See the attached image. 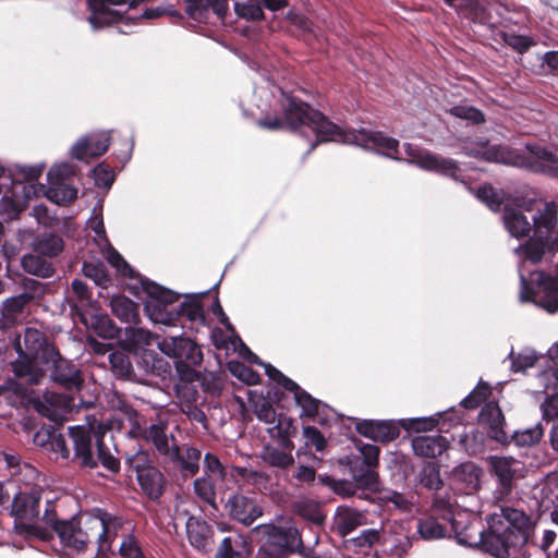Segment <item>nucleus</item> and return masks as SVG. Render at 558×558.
<instances>
[{"label":"nucleus","mask_w":558,"mask_h":558,"mask_svg":"<svg viewBox=\"0 0 558 558\" xmlns=\"http://www.w3.org/2000/svg\"><path fill=\"white\" fill-rule=\"evenodd\" d=\"M252 101L259 113L265 116L258 121L259 126L268 130L288 126L301 134H306V130L311 131L315 141L310 143L308 151L318 143L341 142L374 150L395 160H403L398 140L366 129L343 131L307 104L284 94L267 77L262 76L255 83Z\"/></svg>","instance_id":"f257e3e1"},{"label":"nucleus","mask_w":558,"mask_h":558,"mask_svg":"<svg viewBox=\"0 0 558 558\" xmlns=\"http://www.w3.org/2000/svg\"><path fill=\"white\" fill-rule=\"evenodd\" d=\"M110 145L108 131L94 132L78 138L71 148L74 159L83 160L85 157H99L107 151Z\"/></svg>","instance_id":"412c9836"},{"label":"nucleus","mask_w":558,"mask_h":558,"mask_svg":"<svg viewBox=\"0 0 558 558\" xmlns=\"http://www.w3.org/2000/svg\"><path fill=\"white\" fill-rule=\"evenodd\" d=\"M405 161L415 165L422 170L436 172L441 175L457 179L458 162L451 158H446L434 154L426 148L405 143L403 145Z\"/></svg>","instance_id":"4468645a"},{"label":"nucleus","mask_w":558,"mask_h":558,"mask_svg":"<svg viewBox=\"0 0 558 558\" xmlns=\"http://www.w3.org/2000/svg\"><path fill=\"white\" fill-rule=\"evenodd\" d=\"M204 476L223 481L226 478V468L219 460V458L210 452L204 456Z\"/></svg>","instance_id":"5fc2aeb1"},{"label":"nucleus","mask_w":558,"mask_h":558,"mask_svg":"<svg viewBox=\"0 0 558 558\" xmlns=\"http://www.w3.org/2000/svg\"><path fill=\"white\" fill-rule=\"evenodd\" d=\"M123 558H144V555L132 535H126L119 546Z\"/></svg>","instance_id":"69168bd1"},{"label":"nucleus","mask_w":558,"mask_h":558,"mask_svg":"<svg viewBox=\"0 0 558 558\" xmlns=\"http://www.w3.org/2000/svg\"><path fill=\"white\" fill-rule=\"evenodd\" d=\"M136 478L140 486L149 498L156 499L162 494L163 477L155 466L142 471Z\"/></svg>","instance_id":"72a5a7b5"},{"label":"nucleus","mask_w":558,"mask_h":558,"mask_svg":"<svg viewBox=\"0 0 558 558\" xmlns=\"http://www.w3.org/2000/svg\"><path fill=\"white\" fill-rule=\"evenodd\" d=\"M534 378L536 380L535 387L537 392H544L547 389L554 388L558 384V369L555 367H550L549 365H544L541 368H537L534 374Z\"/></svg>","instance_id":"a18cd8bd"},{"label":"nucleus","mask_w":558,"mask_h":558,"mask_svg":"<svg viewBox=\"0 0 558 558\" xmlns=\"http://www.w3.org/2000/svg\"><path fill=\"white\" fill-rule=\"evenodd\" d=\"M82 320L87 327L93 328L98 336L105 339L113 338L116 335V328L106 314L97 312L84 313L82 315Z\"/></svg>","instance_id":"f704fd0d"},{"label":"nucleus","mask_w":558,"mask_h":558,"mask_svg":"<svg viewBox=\"0 0 558 558\" xmlns=\"http://www.w3.org/2000/svg\"><path fill=\"white\" fill-rule=\"evenodd\" d=\"M526 149L531 154V157L538 162L539 168L543 171H553L555 166L558 163V158L551 150L544 148L538 145H526Z\"/></svg>","instance_id":"c03bdc74"},{"label":"nucleus","mask_w":558,"mask_h":558,"mask_svg":"<svg viewBox=\"0 0 558 558\" xmlns=\"http://www.w3.org/2000/svg\"><path fill=\"white\" fill-rule=\"evenodd\" d=\"M110 306L112 314L121 322L133 323L138 316L137 305L125 296H113Z\"/></svg>","instance_id":"e433bc0d"},{"label":"nucleus","mask_w":558,"mask_h":558,"mask_svg":"<svg viewBox=\"0 0 558 558\" xmlns=\"http://www.w3.org/2000/svg\"><path fill=\"white\" fill-rule=\"evenodd\" d=\"M446 413L447 412H437L430 416L403 418L400 421V425L409 432L421 433L432 430L439 424L440 418H442Z\"/></svg>","instance_id":"ea45409f"},{"label":"nucleus","mask_w":558,"mask_h":558,"mask_svg":"<svg viewBox=\"0 0 558 558\" xmlns=\"http://www.w3.org/2000/svg\"><path fill=\"white\" fill-rule=\"evenodd\" d=\"M359 454L363 461L375 471L379 460V448L373 444L357 445Z\"/></svg>","instance_id":"e2e57ef3"},{"label":"nucleus","mask_w":558,"mask_h":558,"mask_svg":"<svg viewBox=\"0 0 558 558\" xmlns=\"http://www.w3.org/2000/svg\"><path fill=\"white\" fill-rule=\"evenodd\" d=\"M257 530L266 537L262 549L276 555L292 551L302 543L299 530L293 525L262 524L257 526Z\"/></svg>","instance_id":"dca6fc26"},{"label":"nucleus","mask_w":558,"mask_h":558,"mask_svg":"<svg viewBox=\"0 0 558 558\" xmlns=\"http://www.w3.org/2000/svg\"><path fill=\"white\" fill-rule=\"evenodd\" d=\"M12 192H5L0 201V214L7 219H16L26 207L27 201L34 193L32 185L23 184L12 179Z\"/></svg>","instance_id":"6ab92c4d"},{"label":"nucleus","mask_w":558,"mask_h":558,"mask_svg":"<svg viewBox=\"0 0 558 558\" xmlns=\"http://www.w3.org/2000/svg\"><path fill=\"white\" fill-rule=\"evenodd\" d=\"M449 441L441 435H423L412 439V449L416 456L434 458L448 448Z\"/></svg>","instance_id":"cd10ccee"},{"label":"nucleus","mask_w":558,"mask_h":558,"mask_svg":"<svg viewBox=\"0 0 558 558\" xmlns=\"http://www.w3.org/2000/svg\"><path fill=\"white\" fill-rule=\"evenodd\" d=\"M9 469L13 470L11 476L19 485V490H32L33 487H41L40 474L33 465L22 463L19 459L17 462L10 465Z\"/></svg>","instance_id":"c756f323"},{"label":"nucleus","mask_w":558,"mask_h":558,"mask_svg":"<svg viewBox=\"0 0 558 558\" xmlns=\"http://www.w3.org/2000/svg\"><path fill=\"white\" fill-rule=\"evenodd\" d=\"M158 349L173 361L177 372L184 376L190 375L191 368L203 361L199 347L183 336L162 338L158 341Z\"/></svg>","instance_id":"f8f14e48"},{"label":"nucleus","mask_w":558,"mask_h":558,"mask_svg":"<svg viewBox=\"0 0 558 558\" xmlns=\"http://www.w3.org/2000/svg\"><path fill=\"white\" fill-rule=\"evenodd\" d=\"M502 221L509 234L515 239L530 236L514 248L519 258L521 281L520 299L533 302L550 314L558 313V278L543 271L525 275V264L539 263L547 255L558 252V218L554 202L529 206L505 207Z\"/></svg>","instance_id":"f03ea898"},{"label":"nucleus","mask_w":558,"mask_h":558,"mask_svg":"<svg viewBox=\"0 0 558 558\" xmlns=\"http://www.w3.org/2000/svg\"><path fill=\"white\" fill-rule=\"evenodd\" d=\"M33 408L40 415L53 422H61L71 412V400L65 395L46 391L31 399Z\"/></svg>","instance_id":"a211bd4d"},{"label":"nucleus","mask_w":558,"mask_h":558,"mask_svg":"<svg viewBox=\"0 0 558 558\" xmlns=\"http://www.w3.org/2000/svg\"><path fill=\"white\" fill-rule=\"evenodd\" d=\"M340 463L349 469V473L354 480L356 486L364 489H376L378 476L376 471L371 469L357 454L345 456Z\"/></svg>","instance_id":"393cba45"},{"label":"nucleus","mask_w":558,"mask_h":558,"mask_svg":"<svg viewBox=\"0 0 558 558\" xmlns=\"http://www.w3.org/2000/svg\"><path fill=\"white\" fill-rule=\"evenodd\" d=\"M46 363H51V379L69 390H77L83 384L80 368L73 362L63 359L54 349H49Z\"/></svg>","instance_id":"f3484780"},{"label":"nucleus","mask_w":558,"mask_h":558,"mask_svg":"<svg viewBox=\"0 0 558 558\" xmlns=\"http://www.w3.org/2000/svg\"><path fill=\"white\" fill-rule=\"evenodd\" d=\"M45 169V162H38L34 165L16 163L10 171V177H21L25 181L24 184L32 185L35 190V185L33 183L36 182L41 177Z\"/></svg>","instance_id":"a19ab883"},{"label":"nucleus","mask_w":558,"mask_h":558,"mask_svg":"<svg viewBox=\"0 0 558 558\" xmlns=\"http://www.w3.org/2000/svg\"><path fill=\"white\" fill-rule=\"evenodd\" d=\"M541 411L543 418L547 421L558 420V392L546 397L541 404Z\"/></svg>","instance_id":"774afa93"},{"label":"nucleus","mask_w":558,"mask_h":558,"mask_svg":"<svg viewBox=\"0 0 558 558\" xmlns=\"http://www.w3.org/2000/svg\"><path fill=\"white\" fill-rule=\"evenodd\" d=\"M303 437L305 438V445L312 446L316 451H324L327 447V440L324 435L314 426L303 427Z\"/></svg>","instance_id":"052dcab7"},{"label":"nucleus","mask_w":558,"mask_h":558,"mask_svg":"<svg viewBox=\"0 0 558 558\" xmlns=\"http://www.w3.org/2000/svg\"><path fill=\"white\" fill-rule=\"evenodd\" d=\"M420 482L430 490H439L442 487L439 468L435 463L425 464L420 472Z\"/></svg>","instance_id":"8fccbe9b"},{"label":"nucleus","mask_w":558,"mask_h":558,"mask_svg":"<svg viewBox=\"0 0 558 558\" xmlns=\"http://www.w3.org/2000/svg\"><path fill=\"white\" fill-rule=\"evenodd\" d=\"M108 263L113 266L123 276L133 277V270L124 258L112 247H108L106 253Z\"/></svg>","instance_id":"0e129e2a"},{"label":"nucleus","mask_w":558,"mask_h":558,"mask_svg":"<svg viewBox=\"0 0 558 558\" xmlns=\"http://www.w3.org/2000/svg\"><path fill=\"white\" fill-rule=\"evenodd\" d=\"M129 433L133 437H142L151 441L160 454L172 461H178L184 476H193L198 472L202 458L201 450L186 447L181 452L173 437L168 436L166 423L160 422L149 426H142L136 423Z\"/></svg>","instance_id":"0eeeda50"},{"label":"nucleus","mask_w":558,"mask_h":558,"mask_svg":"<svg viewBox=\"0 0 558 558\" xmlns=\"http://www.w3.org/2000/svg\"><path fill=\"white\" fill-rule=\"evenodd\" d=\"M509 357L511 360V369L515 373H525L532 368H541L546 362V357L542 354H537L533 349L525 348L518 353L510 352Z\"/></svg>","instance_id":"2f4dec72"},{"label":"nucleus","mask_w":558,"mask_h":558,"mask_svg":"<svg viewBox=\"0 0 558 558\" xmlns=\"http://www.w3.org/2000/svg\"><path fill=\"white\" fill-rule=\"evenodd\" d=\"M41 493V487H33L32 490H17L12 502V513L16 521H20L16 523L19 531L47 541L51 537V533L33 522L39 518Z\"/></svg>","instance_id":"9d476101"},{"label":"nucleus","mask_w":558,"mask_h":558,"mask_svg":"<svg viewBox=\"0 0 558 558\" xmlns=\"http://www.w3.org/2000/svg\"><path fill=\"white\" fill-rule=\"evenodd\" d=\"M86 524L92 534V551L104 555L111 549L113 538L122 527V520L97 509L90 512Z\"/></svg>","instance_id":"ddd939ff"},{"label":"nucleus","mask_w":558,"mask_h":558,"mask_svg":"<svg viewBox=\"0 0 558 558\" xmlns=\"http://www.w3.org/2000/svg\"><path fill=\"white\" fill-rule=\"evenodd\" d=\"M187 14L197 21L206 17L211 10L218 17H223L227 12L226 0H185Z\"/></svg>","instance_id":"7c9ffc66"},{"label":"nucleus","mask_w":558,"mask_h":558,"mask_svg":"<svg viewBox=\"0 0 558 558\" xmlns=\"http://www.w3.org/2000/svg\"><path fill=\"white\" fill-rule=\"evenodd\" d=\"M13 345L17 359L11 363L12 372L17 378H24L26 383L35 385L44 378V371L39 367V360H47L49 349L44 333L33 327H25L23 333L14 337Z\"/></svg>","instance_id":"423d86ee"},{"label":"nucleus","mask_w":558,"mask_h":558,"mask_svg":"<svg viewBox=\"0 0 558 558\" xmlns=\"http://www.w3.org/2000/svg\"><path fill=\"white\" fill-rule=\"evenodd\" d=\"M66 500H47L41 521L57 534L60 543L78 554L92 550V534L86 524L89 512L64 513Z\"/></svg>","instance_id":"39448f33"},{"label":"nucleus","mask_w":558,"mask_h":558,"mask_svg":"<svg viewBox=\"0 0 558 558\" xmlns=\"http://www.w3.org/2000/svg\"><path fill=\"white\" fill-rule=\"evenodd\" d=\"M380 530L366 529L363 530L357 536L348 539V544L354 549L365 553L379 541Z\"/></svg>","instance_id":"49530a36"},{"label":"nucleus","mask_w":558,"mask_h":558,"mask_svg":"<svg viewBox=\"0 0 558 558\" xmlns=\"http://www.w3.org/2000/svg\"><path fill=\"white\" fill-rule=\"evenodd\" d=\"M142 286L146 293L144 311L153 323L175 326L183 317L191 323L204 322L203 307L195 296L180 302L179 294L153 281H142Z\"/></svg>","instance_id":"20e7f679"},{"label":"nucleus","mask_w":558,"mask_h":558,"mask_svg":"<svg viewBox=\"0 0 558 558\" xmlns=\"http://www.w3.org/2000/svg\"><path fill=\"white\" fill-rule=\"evenodd\" d=\"M448 111L450 114L457 118L464 119L473 123L484 122V114L482 113V111H480L473 106H469L468 104L452 106Z\"/></svg>","instance_id":"4d7b16f0"},{"label":"nucleus","mask_w":558,"mask_h":558,"mask_svg":"<svg viewBox=\"0 0 558 558\" xmlns=\"http://www.w3.org/2000/svg\"><path fill=\"white\" fill-rule=\"evenodd\" d=\"M436 515L433 513L417 521L416 532L422 539L436 541L447 535L446 521L440 522V517L437 518Z\"/></svg>","instance_id":"473e14b6"},{"label":"nucleus","mask_w":558,"mask_h":558,"mask_svg":"<svg viewBox=\"0 0 558 558\" xmlns=\"http://www.w3.org/2000/svg\"><path fill=\"white\" fill-rule=\"evenodd\" d=\"M129 468L135 472L137 476L142 471L153 468L149 454L144 450H136L134 453H128L125 457Z\"/></svg>","instance_id":"6e6d98bb"},{"label":"nucleus","mask_w":558,"mask_h":558,"mask_svg":"<svg viewBox=\"0 0 558 558\" xmlns=\"http://www.w3.org/2000/svg\"><path fill=\"white\" fill-rule=\"evenodd\" d=\"M544 435V428L541 423L536 425L525 428L523 430L513 432L509 438L518 446V447H531L537 444Z\"/></svg>","instance_id":"79ce46f5"},{"label":"nucleus","mask_w":558,"mask_h":558,"mask_svg":"<svg viewBox=\"0 0 558 558\" xmlns=\"http://www.w3.org/2000/svg\"><path fill=\"white\" fill-rule=\"evenodd\" d=\"M194 493L204 502L209 506H216V486L214 478L201 476L194 481Z\"/></svg>","instance_id":"37998d69"},{"label":"nucleus","mask_w":558,"mask_h":558,"mask_svg":"<svg viewBox=\"0 0 558 558\" xmlns=\"http://www.w3.org/2000/svg\"><path fill=\"white\" fill-rule=\"evenodd\" d=\"M500 37L506 45L520 53H523L532 46V41L529 37L517 35L514 33L501 32Z\"/></svg>","instance_id":"680f3d73"},{"label":"nucleus","mask_w":558,"mask_h":558,"mask_svg":"<svg viewBox=\"0 0 558 558\" xmlns=\"http://www.w3.org/2000/svg\"><path fill=\"white\" fill-rule=\"evenodd\" d=\"M32 291L24 292L15 296L7 299L1 308V314L5 323L15 324L22 320L26 315V305L35 298L36 294L40 293V283L36 280H27Z\"/></svg>","instance_id":"4be33fe9"},{"label":"nucleus","mask_w":558,"mask_h":558,"mask_svg":"<svg viewBox=\"0 0 558 558\" xmlns=\"http://www.w3.org/2000/svg\"><path fill=\"white\" fill-rule=\"evenodd\" d=\"M333 523L341 536H347L360 526L367 524V515L357 509L339 506L336 509Z\"/></svg>","instance_id":"bb28decb"},{"label":"nucleus","mask_w":558,"mask_h":558,"mask_svg":"<svg viewBox=\"0 0 558 558\" xmlns=\"http://www.w3.org/2000/svg\"><path fill=\"white\" fill-rule=\"evenodd\" d=\"M489 392L488 384L481 381L476 388L461 400L460 404L465 409H474L486 399Z\"/></svg>","instance_id":"13d9d810"},{"label":"nucleus","mask_w":558,"mask_h":558,"mask_svg":"<svg viewBox=\"0 0 558 558\" xmlns=\"http://www.w3.org/2000/svg\"><path fill=\"white\" fill-rule=\"evenodd\" d=\"M69 434L74 447L73 461L89 469H95L100 463L108 471L119 470L120 463L105 445L104 436L92 433V429L85 426H72Z\"/></svg>","instance_id":"6e6552de"},{"label":"nucleus","mask_w":558,"mask_h":558,"mask_svg":"<svg viewBox=\"0 0 558 558\" xmlns=\"http://www.w3.org/2000/svg\"><path fill=\"white\" fill-rule=\"evenodd\" d=\"M63 246V240L53 233H44L34 242V251L48 257L57 256L62 252Z\"/></svg>","instance_id":"4c0bfd02"},{"label":"nucleus","mask_w":558,"mask_h":558,"mask_svg":"<svg viewBox=\"0 0 558 558\" xmlns=\"http://www.w3.org/2000/svg\"><path fill=\"white\" fill-rule=\"evenodd\" d=\"M295 509L298 514L303 519L316 525H322L324 523L325 515L317 502L312 500H301L295 505Z\"/></svg>","instance_id":"de8ad7c7"},{"label":"nucleus","mask_w":558,"mask_h":558,"mask_svg":"<svg viewBox=\"0 0 558 558\" xmlns=\"http://www.w3.org/2000/svg\"><path fill=\"white\" fill-rule=\"evenodd\" d=\"M233 470L243 482L258 490L266 487L268 476L265 473L247 466H234Z\"/></svg>","instance_id":"09e8293b"},{"label":"nucleus","mask_w":558,"mask_h":558,"mask_svg":"<svg viewBox=\"0 0 558 558\" xmlns=\"http://www.w3.org/2000/svg\"><path fill=\"white\" fill-rule=\"evenodd\" d=\"M209 526L206 522L196 518H189L186 521V533L190 544L201 551H209L213 547V541L209 536Z\"/></svg>","instance_id":"c85d7f7f"},{"label":"nucleus","mask_w":558,"mask_h":558,"mask_svg":"<svg viewBox=\"0 0 558 558\" xmlns=\"http://www.w3.org/2000/svg\"><path fill=\"white\" fill-rule=\"evenodd\" d=\"M228 369L234 377L247 385H255L259 381V375L239 361H229Z\"/></svg>","instance_id":"864d4df0"},{"label":"nucleus","mask_w":558,"mask_h":558,"mask_svg":"<svg viewBox=\"0 0 558 558\" xmlns=\"http://www.w3.org/2000/svg\"><path fill=\"white\" fill-rule=\"evenodd\" d=\"M240 343L239 354L251 363L264 366L268 377L281 385L286 390L293 393L296 405L301 409L300 417L317 421L320 424L326 422V410L328 407L319 400L313 398L308 392L303 390L295 381L284 376L280 371L270 364L263 363L259 357L254 354L242 341Z\"/></svg>","instance_id":"1a4fd4ad"},{"label":"nucleus","mask_w":558,"mask_h":558,"mask_svg":"<svg viewBox=\"0 0 558 558\" xmlns=\"http://www.w3.org/2000/svg\"><path fill=\"white\" fill-rule=\"evenodd\" d=\"M480 421L489 428V436L500 444L509 440L508 433L504 429L505 417L496 403L485 404L480 413Z\"/></svg>","instance_id":"a878e982"},{"label":"nucleus","mask_w":558,"mask_h":558,"mask_svg":"<svg viewBox=\"0 0 558 558\" xmlns=\"http://www.w3.org/2000/svg\"><path fill=\"white\" fill-rule=\"evenodd\" d=\"M48 451L56 454V459H69L71 451L66 446L65 438L61 434L52 433V439L49 441Z\"/></svg>","instance_id":"338daca9"},{"label":"nucleus","mask_w":558,"mask_h":558,"mask_svg":"<svg viewBox=\"0 0 558 558\" xmlns=\"http://www.w3.org/2000/svg\"><path fill=\"white\" fill-rule=\"evenodd\" d=\"M463 499L454 501L448 496L437 493L434 496L432 511L441 521L451 525L459 544L468 546L481 545L482 549L496 558H508L510 550L527 541L530 518L521 510L501 507L487 518V531L475 530L474 522L462 526V522L453 514V505L461 507Z\"/></svg>","instance_id":"7ed1b4c3"},{"label":"nucleus","mask_w":558,"mask_h":558,"mask_svg":"<svg viewBox=\"0 0 558 558\" xmlns=\"http://www.w3.org/2000/svg\"><path fill=\"white\" fill-rule=\"evenodd\" d=\"M76 174V166L69 161L54 163L47 172L48 182H64Z\"/></svg>","instance_id":"603ef678"},{"label":"nucleus","mask_w":558,"mask_h":558,"mask_svg":"<svg viewBox=\"0 0 558 558\" xmlns=\"http://www.w3.org/2000/svg\"><path fill=\"white\" fill-rule=\"evenodd\" d=\"M293 444L286 439L282 446L265 445L260 450L258 458L269 468L278 471H287L294 464L292 454Z\"/></svg>","instance_id":"b1692460"},{"label":"nucleus","mask_w":558,"mask_h":558,"mask_svg":"<svg viewBox=\"0 0 558 558\" xmlns=\"http://www.w3.org/2000/svg\"><path fill=\"white\" fill-rule=\"evenodd\" d=\"M476 197L486 204L492 210H498L502 196L499 191H496L490 185H483L476 191Z\"/></svg>","instance_id":"bf43d9fd"},{"label":"nucleus","mask_w":558,"mask_h":558,"mask_svg":"<svg viewBox=\"0 0 558 558\" xmlns=\"http://www.w3.org/2000/svg\"><path fill=\"white\" fill-rule=\"evenodd\" d=\"M21 264L23 269L31 275H35L41 278H49L53 275V268L51 264L44 259L41 256L26 254L22 258Z\"/></svg>","instance_id":"58836bf2"},{"label":"nucleus","mask_w":558,"mask_h":558,"mask_svg":"<svg viewBox=\"0 0 558 558\" xmlns=\"http://www.w3.org/2000/svg\"><path fill=\"white\" fill-rule=\"evenodd\" d=\"M481 476L482 470L473 462L461 463L453 470V478L462 492L459 498L468 502L460 506L468 512L480 511L481 504L476 493L481 487Z\"/></svg>","instance_id":"2eb2a0df"},{"label":"nucleus","mask_w":558,"mask_h":558,"mask_svg":"<svg viewBox=\"0 0 558 558\" xmlns=\"http://www.w3.org/2000/svg\"><path fill=\"white\" fill-rule=\"evenodd\" d=\"M486 462L497 482L493 499L500 502L511 495L515 481L524 476V464L518 459L504 456H489Z\"/></svg>","instance_id":"9b49d317"},{"label":"nucleus","mask_w":558,"mask_h":558,"mask_svg":"<svg viewBox=\"0 0 558 558\" xmlns=\"http://www.w3.org/2000/svg\"><path fill=\"white\" fill-rule=\"evenodd\" d=\"M227 508L232 519L247 526L263 515L258 502L242 494L231 496L227 501Z\"/></svg>","instance_id":"5701e85b"},{"label":"nucleus","mask_w":558,"mask_h":558,"mask_svg":"<svg viewBox=\"0 0 558 558\" xmlns=\"http://www.w3.org/2000/svg\"><path fill=\"white\" fill-rule=\"evenodd\" d=\"M400 427V421L392 420H359L355 422V429L359 434L379 442H390L398 438Z\"/></svg>","instance_id":"aec40b11"},{"label":"nucleus","mask_w":558,"mask_h":558,"mask_svg":"<svg viewBox=\"0 0 558 558\" xmlns=\"http://www.w3.org/2000/svg\"><path fill=\"white\" fill-rule=\"evenodd\" d=\"M126 333L129 339L138 348H145L154 343L158 347V341L162 340L159 336L140 327H129Z\"/></svg>","instance_id":"3c124183"},{"label":"nucleus","mask_w":558,"mask_h":558,"mask_svg":"<svg viewBox=\"0 0 558 558\" xmlns=\"http://www.w3.org/2000/svg\"><path fill=\"white\" fill-rule=\"evenodd\" d=\"M46 196L58 205H65L77 197V189L64 182H48Z\"/></svg>","instance_id":"c9c22d12"}]
</instances>
